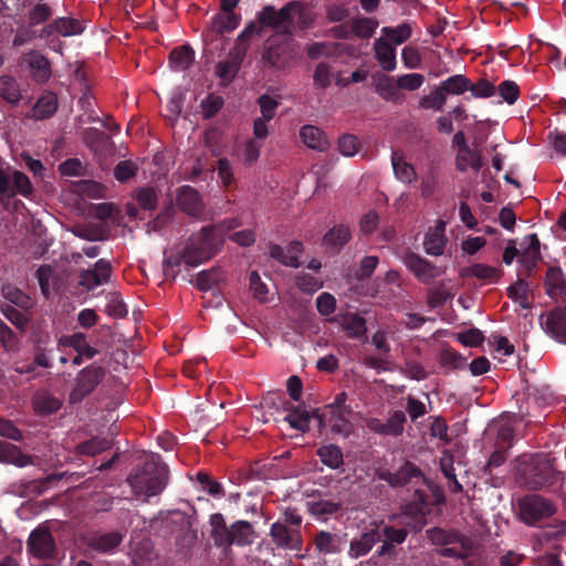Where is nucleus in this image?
Instances as JSON below:
<instances>
[{
  "mask_svg": "<svg viewBox=\"0 0 566 566\" xmlns=\"http://www.w3.org/2000/svg\"><path fill=\"white\" fill-rule=\"evenodd\" d=\"M168 468L159 455H150L127 476V483L136 496L160 494L168 484Z\"/></svg>",
  "mask_w": 566,
  "mask_h": 566,
  "instance_id": "f257e3e1",
  "label": "nucleus"
},
{
  "mask_svg": "<svg viewBox=\"0 0 566 566\" xmlns=\"http://www.w3.org/2000/svg\"><path fill=\"white\" fill-rule=\"evenodd\" d=\"M554 458L536 453L524 461L518 470L520 483L532 491L551 490L563 480V473L554 467Z\"/></svg>",
  "mask_w": 566,
  "mask_h": 566,
  "instance_id": "f03ea898",
  "label": "nucleus"
},
{
  "mask_svg": "<svg viewBox=\"0 0 566 566\" xmlns=\"http://www.w3.org/2000/svg\"><path fill=\"white\" fill-rule=\"evenodd\" d=\"M296 14L302 19L303 3L300 1H290L279 10L274 6L268 4L256 13V19L248 24H253L252 32L256 38H262L265 29H271L282 35H292L295 30L294 18Z\"/></svg>",
  "mask_w": 566,
  "mask_h": 566,
  "instance_id": "7ed1b4c3",
  "label": "nucleus"
},
{
  "mask_svg": "<svg viewBox=\"0 0 566 566\" xmlns=\"http://www.w3.org/2000/svg\"><path fill=\"white\" fill-rule=\"evenodd\" d=\"M211 537L218 547L231 545L247 546L253 543L255 532L248 521H237L230 527L227 526L221 513H214L209 520Z\"/></svg>",
  "mask_w": 566,
  "mask_h": 566,
  "instance_id": "20e7f679",
  "label": "nucleus"
},
{
  "mask_svg": "<svg viewBox=\"0 0 566 566\" xmlns=\"http://www.w3.org/2000/svg\"><path fill=\"white\" fill-rule=\"evenodd\" d=\"M429 513V495L426 491L416 489L411 500L401 505L400 513L391 516V521L398 522L399 525H407L410 531L418 533L426 526Z\"/></svg>",
  "mask_w": 566,
  "mask_h": 566,
  "instance_id": "39448f33",
  "label": "nucleus"
},
{
  "mask_svg": "<svg viewBox=\"0 0 566 566\" xmlns=\"http://www.w3.org/2000/svg\"><path fill=\"white\" fill-rule=\"evenodd\" d=\"M520 517L527 525H536L556 513L555 504L538 494H530L518 500Z\"/></svg>",
  "mask_w": 566,
  "mask_h": 566,
  "instance_id": "423d86ee",
  "label": "nucleus"
},
{
  "mask_svg": "<svg viewBox=\"0 0 566 566\" xmlns=\"http://www.w3.org/2000/svg\"><path fill=\"white\" fill-rule=\"evenodd\" d=\"M105 375L106 368L95 364H91L80 370L75 378V385L70 392V402L78 403L83 401L103 381Z\"/></svg>",
  "mask_w": 566,
  "mask_h": 566,
  "instance_id": "0eeeda50",
  "label": "nucleus"
},
{
  "mask_svg": "<svg viewBox=\"0 0 566 566\" xmlns=\"http://www.w3.org/2000/svg\"><path fill=\"white\" fill-rule=\"evenodd\" d=\"M176 205L180 211L198 221L211 219L200 192L191 186L185 185L177 189Z\"/></svg>",
  "mask_w": 566,
  "mask_h": 566,
  "instance_id": "6e6552de",
  "label": "nucleus"
},
{
  "mask_svg": "<svg viewBox=\"0 0 566 566\" xmlns=\"http://www.w3.org/2000/svg\"><path fill=\"white\" fill-rule=\"evenodd\" d=\"M376 476L387 482L391 488H402L406 485H417L421 481L426 482L422 471L412 462L406 461L396 472L387 469H377Z\"/></svg>",
  "mask_w": 566,
  "mask_h": 566,
  "instance_id": "1a4fd4ad",
  "label": "nucleus"
},
{
  "mask_svg": "<svg viewBox=\"0 0 566 566\" xmlns=\"http://www.w3.org/2000/svg\"><path fill=\"white\" fill-rule=\"evenodd\" d=\"M394 525H384L377 531L381 534L382 545L377 551L379 556H392L396 554L395 545L402 544L408 534L411 532L409 526L399 525L398 522H394Z\"/></svg>",
  "mask_w": 566,
  "mask_h": 566,
  "instance_id": "9d476101",
  "label": "nucleus"
},
{
  "mask_svg": "<svg viewBox=\"0 0 566 566\" xmlns=\"http://www.w3.org/2000/svg\"><path fill=\"white\" fill-rule=\"evenodd\" d=\"M28 551L38 558L54 557L55 542L49 528L40 526L30 533Z\"/></svg>",
  "mask_w": 566,
  "mask_h": 566,
  "instance_id": "9b49d317",
  "label": "nucleus"
},
{
  "mask_svg": "<svg viewBox=\"0 0 566 566\" xmlns=\"http://www.w3.org/2000/svg\"><path fill=\"white\" fill-rule=\"evenodd\" d=\"M113 268L109 261L99 259L94 264V269L82 270L78 275V284L88 291L109 281Z\"/></svg>",
  "mask_w": 566,
  "mask_h": 566,
  "instance_id": "f8f14e48",
  "label": "nucleus"
},
{
  "mask_svg": "<svg viewBox=\"0 0 566 566\" xmlns=\"http://www.w3.org/2000/svg\"><path fill=\"white\" fill-rule=\"evenodd\" d=\"M23 62L28 65L30 76L36 84H45L52 76L50 60L36 50H31L23 55Z\"/></svg>",
  "mask_w": 566,
  "mask_h": 566,
  "instance_id": "ddd939ff",
  "label": "nucleus"
},
{
  "mask_svg": "<svg viewBox=\"0 0 566 566\" xmlns=\"http://www.w3.org/2000/svg\"><path fill=\"white\" fill-rule=\"evenodd\" d=\"M403 264L424 284L431 283L440 274L434 264L415 252L405 254Z\"/></svg>",
  "mask_w": 566,
  "mask_h": 566,
  "instance_id": "4468645a",
  "label": "nucleus"
},
{
  "mask_svg": "<svg viewBox=\"0 0 566 566\" xmlns=\"http://www.w3.org/2000/svg\"><path fill=\"white\" fill-rule=\"evenodd\" d=\"M124 535L118 531L101 532L94 531L87 533L84 537V543L91 549L107 554L116 549L123 542Z\"/></svg>",
  "mask_w": 566,
  "mask_h": 566,
  "instance_id": "2eb2a0df",
  "label": "nucleus"
},
{
  "mask_svg": "<svg viewBox=\"0 0 566 566\" xmlns=\"http://www.w3.org/2000/svg\"><path fill=\"white\" fill-rule=\"evenodd\" d=\"M221 226H205L197 233L191 234L188 239L193 240L195 244L208 256L212 258L219 251L222 242L218 233Z\"/></svg>",
  "mask_w": 566,
  "mask_h": 566,
  "instance_id": "dca6fc26",
  "label": "nucleus"
},
{
  "mask_svg": "<svg viewBox=\"0 0 566 566\" xmlns=\"http://www.w3.org/2000/svg\"><path fill=\"white\" fill-rule=\"evenodd\" d=\"M328 323L339 325L349 338L358 339L366 335V319L357 313L345 312L327 318Z\"/></svg>",
  "mask_w": 566,
  "mask_h": 566,
  "instance_id": "f3484780",
  "label": "nucleus"
},
{
  "mask_svg": "<svg viewBox=\"0 0 566 566\" xmlns=\"http://www.w3.org/2000/svg\"><path fill=\"white\" fill-rule=\"evenodd\" d=\"M302 242L292 241L286 247V249L277 244L272 245L270 248V255L271 258L286 266L298 268L301 265V263L298 262V255L302 253Z\"/></svg>",
  "mask_w": 566,
  "mask_h": 566,
  "instance_id": "a211bd4d",
  "label": "nucleus"
},
{
  "mask_svg": "<svg viewBox=\"0 0 566 566\" xmlns=\"http://www.w3.org/2000/svg\"><path fill=\"white\" fill-rule=\"evenodd\" d=\"M0 462L24 468L33 464V458L23 453L18 446L0 440Z\"/></svg>",
  "mask_w": 566,
  "mask_h": 566,
  "instance_id": "6ab92c4d",
  "label": "nucleus"
},
{
  "mask_svg": "<svg viewBox=\"0 0 566 566\" xmlns=\"http://www.w3.org/2000/svg\"><path fill=\"white\" fill-rule=\"evenodd\" d=\"M444 230L446 223L441 220L433 228L429 229L423 241L424 250L428 254L434 256L443 254L447 243Z\"/></svg>",
  "mask_w": 566,
  "mask_h": 566,
  "instance_id": "aec40b11",
  "label": "nucleus"
},
{
  "mask_svg": "<svg viewBox=\"0 0 566 566\" xmlns=\"http://www.w3.org/2000/svg\"><path fill=\"white\" fill-rule=\"evenodd\" d=\"M59 107V101L55 93L45 91L41 94L31 109L30 117L36 120H43L52 117Z\"/></svg>",
  "mask_w": 566,
  "mask_h": 566,
  "instance_id": "412c9836",
  "label": "nucleus"
},
{
  "mask_svg": "<svg viewBox=\"0 0 566 566\" xmlns=\"http://www.w3.org/2000/svg\"><path fill=\"white\" fill-rule=\"evenodd\" d=\"M57 346L72 347L76 353L85 355L86 359H92L98 354V350L86 342V335L82 332L62 335L57 339Z\"/></svg>",
  "mask_w": 566,
  "mask_h": 566,
  "instance_id": "4be33fe9",
  "label": "nucleus"
},
{
  "mask_svg": "<svg viewBox=\"0 0 566 566\" xmlns=\"http://www.w3.org/2000/svg\"><path fill=\"white\" fill-rule=\"evenodd\" d=\"M273 541L279 547L289 549H298L301 536L297 532L290 530L281 523H274L270 532Z\"/></svg>",
  "mask_w": 566,
  "mask_h": 566,
  "instance_id": "5701e85b",
  "label": "nucleus"
},
{
  "mask_svg": "<svg viewBox=\"0 0 566 566\" xmlns=\"http://www.w3.org/2000/svg\"><path fill=\"white\" fill-rule=\"evenodd\" d=\"M381 541V534L376 530H370L361 534L359 538L350 542L348 555L352 558H359L367 555L375 544Z\"/></svg>",
  "mask_w": 566,
  "mask_h": 566,
  "instance_id": "b1692460",
  "label": "nucleus"
},
{
  "mask_svg": "<svg viewBox=\"0 0 566 566\" xmlns=\"http://www.w3.org/2000/svg\"><path fill=\"white\" fill-rule=\"evenodd\" d=\"M253 24H247L245 28L238 35L234 46L229 51L228 59L234 64L241 66L242 62L245 59L247 52L250 48V42L253 38H256L253 34Z\"/></svg>",
  "mask_w": 566,
  "mask_h": 566,
  "instance_id": "393cba45",
  "label": "nucleus"
},
{
  "mask_svg": "<svg viewBox=\"0 0 566 566\" xmlns=\"http://www.w3.org/2000/svg\"><path fill=\"white\" fill-rule=\"evenodd\" d=\"M51 343V338L49 334H41L34 338L33 342V365L42 368H51L52 367V354L53 348H50L49 345Z\"/></svg>",
  "mask_w": 566,
  "mask_h": 566,
  "instance_id": "a878e982",
  "label": "nucleus"
},
{
  "mask_svg": "<svg viewBox=\"0 0 566 566\" xmlns=\"http://www.w3.org/2000/svg\"><path fill=\"white\" fill-rule=\"evenodd\" d=\"M545 325L555 339L566 344V307L552 311L546 317Z\"/></svg>",
  "mask_w": 566,
  "mask_h": 566,
  "instance_id": "bb28decb",
  "label": "nucleus"
},
{
  "mask_svg": "<svg viewBox=\"0 0 566 566\" xmlns=\"http://www.w3.org/2000/svg\"><path fill=\"white\" fill-rule=\"evenodd\" d=\"M300 137L308 148L314 150L324 151L329 146L325 133L314 125H304L300 129Z\"/></svg>",
  "mask_w": 566,
  "mask_h": 566,
  "instance_id": "cd10ccee",
  "label": "nucleus"
},
{
  "mask_svg": "<svg viewBox=\"0 0 566 566\" xmlns=\"http://www.w3.org/2000/svg\"><path fill=\"white\" fill-rule=\"evenodd\" d=\"M546 292L551 297L566 301V281L560 268H549L545 279Z\"/></svg>",
  "mask_w": 566,
  "mask_h": 566,
  "instance_id": "c85d7f7f",
  "label": "nucleus"
},
{
  "mask_svg": "<svg viewBox=\"0 0 566 566\" xmlns=\"http://www.w3.org/2000/svg\"><path fill=\"white\" fill-rule=\"evenodd\" d=\"M53 13V8L46 2L29 3V9L25 13V22L36 29V27L49 22Z\"/></svg>",
  "mask_w": 566,
  "mask_h": 566,
  "instance_id": "c756f323",
  "label": "nucleus"
},
{
  "mask_svg": "<svg viewBox=\"0 0 566 566\" xmlns=\"http://www.w3.org/2000/svg\"><path fill=\"white\" fill-rule=\"evenodd\" d=\"M428 541L437 546L461 544L464 547V536L458 532L447 531L440 527H431L426 531Z\"/></svg>",
  "mask_w": 566,
  "mask_h": 566,
  "instance_id": "7c9ffc66",
  "label": "nucleus"
},
{
  "mask_svg": "<svg viewBox=\"0 0 566 566\" xmlns=\"http://www.w3.org/2000/svg\"><path fill=\"white\" fill-rule=\"evenodd\" d=\"M312 417L317 418L319 423H323L322 416L317 410L312 413ZM284 419L293 429H296L301 432H306L310 430L311 415L302 406H296L293 408Z\"/></svg>",
  "mask_w": 566,
  "mask_h": 566,
  "instance_id": "2f4dec72",
  "label": "nucleus"
},
{
  "mask_svg": "<svg viewBox=\"0 0 566 566\" xmlns=\"http://www.w3.org/2000/svg\"><path fill=\"white\" fill-rule=\"evenodd\" d=\"M391 165L396 178L405 184H410L416 180L417 172L415 167L405 160L403 155L397 150L391 154Z\"/></svg>",
  "mask_w": 566,
  "mask_h": 566,
  "instance_id": "473e14b6",
  "label": "nucleus"
},
{
  "mask_svg": "<svg viewBox=\"0 0 566 566\" xmlns=\"http://www.w3.org/2000/svg\"><path fill=\"white\" fill-rule=\"evenodd\" d=\"M375 53L379 65L387 72L396 69V50L386 40L378 39L375 41Z\"/></svg>",
  "mask_w": 566,
  "mask_h": 566,
  "instance_id": "72a5a7b5",
  "label": "nucleus"
},
{
  "mask_svg": "<svg viewBox=\"0 0 566 566\" xmlns=\"http://www.w3.org/2000/svg\"><path fill=\"white\" fill-rule=\"evenodd\" d=\"M195 52L188 45L175 48L169 54V65L172 71L182 72L193 62Z\"/></svg>",
  "mask_w": 566,
  "mask_h": 566,
  "instance_id": "f704fd0d",
  "label": "nucleus"
},
{
  "mask_svg": "<svg viewBox=\"0 0 566 566\" xmlns=\"http://www.w3.org/2000/svg\"><path fill=\"white\" fill-rule=\"evenodd\" d=\"M352 410H325L322 419H326L331 430L338 434H347L349 431V417Z\"/></svg>",
  "mask_w": 566,
  "mask_h": 566,
  "instance_id": "c9c22d12",
  "label": "nucleus"
},
{
  "mask_svg": "<svg viewBox=\"0 0 566 566\" xmlns=\"http://www.w3.org/2000/svg\"><path fill=\"white\" fill-rule=\"evenodd\" d=\"M241 15L235 12H222L213 15L211 27L217 34H224L239 27Z\"/></svg>",
  "mask_w": 566,
  "mask_h": 566,
  "instance_id": "e433bc0d",
  "label": "nucleus"
},
{
  "mask_svg": "<svg viewBox=\"0 0 566 566\" xmlns=\"http://www.w3.org/2000/svg\"><path fill=\"white\" fill-rule=\"evenodd\" d=\"M316 454L329 469L337 470L344 464L342 449L336 444H324L317 449Z\"/></svg>",
  "mask_w": 566,
  "mask_h": 566,
  "instance_id": "4c0bfd02",
  "label": "nucleus"
},
{
  "mask_svg": "<svg viewBox=\"0 0 566 566\" xmlns=\"http://www.w3.org/2000/svg\"><path fill=\"white\" fill-rule=\"evenodd\" d=\"M350 239L349 228L339 224L333 227L327 231L323 238V243L327 248H332L335 252H338Z\"/></svg>",
  "mask_w": 566,
  "mask_h": 566,
  "instance_id": "58836bf2",
  "label": "nucleus"
},
{
  "mask_svg": "<svg viewBox=\"0 0 566 566\" xmlns=\"http://www.w3.org/2000/svg\"><path fill=\"white\" fill-rule=\"evenodd\" d=\"M186 265V255L184 249L177 252L168 253L164 251L163 271L166 279L175 280L180 272V266Z\"/></svg>",
  "mask_w": 566,
  "mask_h": 566,
  "instance_id": "ea45409f",
  "label": "nucleus"
},
{
  "mask_svg": "<svg viewBox=\"0 0 566 566\" xmlns=\"http://www.w3.org/2000/svg\"><path fill=\"white\" fill-rule=\"evenodd\" d=\"M463 275L474 276L484 282L494 283L501 277L502 270L483 263H474L464 270Z\"/></svg>",
  "mask_w": 566,
  "mask_h": 566,
  "instance_id": "a19ab883",
  "label": "nucleus"
},
{
  "mask_svg": "<svg viewBox=\"0 0 566 566\" xmlns=\"http://www.w3.org/2000/svg\"><path fill=\"white\" fill-rule=\"evenodd\" d=\"M0 97L15 106L21 99V92L17 80L10 75L0 76Z\"/></svg>",
  "mask_w": 566,
  "mask_h": 566,
  "instance_id": "79ce46f5",
  "label": "nucleus"
},
{
  "mask_svg": "<svg viewBox=\"0 0 566 566\" xmlns=\"http://www.w3.org/2000/svg\"><path fill=\"white\" fill-rule=\"evenodd\" d=\"M32 405L35 413L39 416H50L59 411L62 407L60 399L50 394L35 396Z\"/></svg>",
  "mask_w": 566,
  "mask_h": 566,
  "instance_id": "37998d69",
  "label": "nucleus"
},
{
  "mask_svg": "<svg viewBox=\"0 0 566 566\" xmlns=\"http://www.w3.org/2000/svg\"><path fill=\"white\" fill-rule=\"evenodd\" d=\"M455 166L460 171H467L470 167L478 171L482 168L483 163L481 155L478 151L472 150L470 147L460 149L455 158Z\"/></svg>",
  "mask_w": 566,
  "mask_h": 566,
  "instance_id": "c03bdc74",
  "label": "nucleus"
},
{
  "mask_svg": "<svg viewBox=\"0 0 566 566\" xmlns=\"http://www.w3.org/2000/svg\"><path fill=\"white\" fill-rule=\"evenodd\" d=\"M112 440L104 437H93L76 446V452L82 455L94 457L112 448Z\"/></svg>",
  "mask_w": 566,
  "mask_h": 566,
  "instance_id": "a18cd8bd",
  "label": "nucleus"
},
{
  "mask_svg": "<svg viewBox=\"0 0 566 566\" xmlns=\"http://www.w3.org/2000/svg\"><path fill=\"white\" fill-rule=\"evenodd\" d=\"M440 87L447 95H461L470 88V78L463 74H455L440 82Z\"/></svg>",
  "mask_w": 566,
  "mask_h": 566,
  "instance_id": "49530a36",
  "label": "nucleus"
},
{
  "mask_svg": "<svg viewBox=\"0 0 566 566\" xmlns=\"http://www.w3.org/2000/svg\"><path fill=\"white\" fill-rule=\"evenodd\" d=\"M381 33L386 38L387 42L401 44L411 36L412 24L405 22L397 27H384L381 29Z\"/></svg>",
  "mask_w": 566,
  "mask_h": 566,
  "instance_id": "de8ad7c7",
  "label": "nucleus"
},
{
  "mask_svg": "<svg viewBox=\"0 0 566 566\" xmlns=\"http://www.w3.org/2000/svg\"><path fill=\"white\" fill-rule=\"evenodd\" d=\"M338 536L327 531H319L314 539L316 549L324 555L338 553Z\"/></svg>",
  "mask_w": 566,
  "mask_h": 566,
  "instance_id": "09e8293b",
  "label": "nucleus"
},
{
  "mask_svg": "<svg viewBox=\"0 0 566 566\" xmlns=\"http://www.w3.org/2000/svg\"><path fill=\"white\" fill-rule=\"evenodd\" d=\"M0 345L4 353L15 354L21 348L19 336L0 318Z\"/></svg>",
  "mask_w": 566,
  "mask_h": 566,
  "instance_id": "8fccbe9b",
  "label": "nucleus"
},
{
  "mask_svg": "<svg viewBox=\"0 0 566 566\" xmlns=\"http://www.w3.org/2000/svg\"><path fill=\"white\" fill-rule=\"evenodd\" d=\"M1 293L7 301L20 308L25 310L30 306L31 298L19 287L10 283L2 285Z\"/></svg>",
  "mask_w": 566,
  "mask_h": 566,
  "instance_id": "3c124183",
  "label": "nucleus"
},
{
  "mask_svg": "<svg viewBox=\"0 0 566 566\" xmlns=\"http://www.w3.org/2000/svg\"><path fill=\"white\" fill-rule=\"evenodd\" d=\"M308 512L316 517L334 515L340 511L342 504L329 500H317L307 503Z\"/></svg>",
  "mask_w": 566,
  "mask_h": 566,
  "instance_id": "603ef678",
  "label": "nucleus"
},
{
  "mask_svg": "<svg viewBox=\"0 0 566 566\" xmlns=\"http://www.w3.org/2000/svg\"><path fill=\"white\" fill-rule=\"evenodd\" d=\"M447 96L441 90L440 85L433 88L428 95H424L419 101L420 108L442 111L446 105Z\"/></svg>",
  "mask_w": 566,
  "mask_h": 566,
  "instance_id": "864d4df0",
  "label": "nucleus"
},
{
  "mask_svg": "<svg viewBox=\"0 0 566 566\" xmlns=\"http://www.w3.org/2000/svg\"><path fill=\"white\" fill-rule=\"evenodd\" d=\"M186 255V266L187 268H197L200 264L210 260L202 251L199 249L193 240H187L185 247L182 248Z\"/></svg>",
  "mask_w": 566,
  "mask_h": 566,
  "instance_id": "5fc2aeb1",
  "label": "nucleus"
},
{
  "mask_svg": "<svg viewBox=\"0 0 566 566\" xmlns=\"http://www.w3.org/2000/svg\"><path fill=\"white\" fill-rule=\"evenodd\" d=\"M377 27L378 22L371 18L361 17L352 22L353 34L360 39H369Z\"/></svg>",
  "mask_w": 566,
  "mask_h": 566,
  "instance_id": "6e6d98bb",
  "label": "nucleus"
},
{
  "mask_svg": "<svg viewBox=\"0 0 566 566\" xmlns=\"http://www.w3.org/2000/svg\"><path fill=\"white\" fill-rule=\"evenodd\" d=\"M506 292L507 296L512 301L518 302L523 308L530 307V303L527 300L528 284L526 283L525 280L518 279L514 284L507 287Z\"/></svg>",
  "mask_w": 566,
  "mask_h": 566,
  "instance_id": "4d7b16f0",
  "label": "nucleus"
},
{
  "mask_svg": "<svg viewBox=\"0 0 566 566\" xmlns=\"http://www.w3.org/2000/svg\"><path fill=\"white\" fill-rule=\"evenodd\" d=\"M57 25L59 35L61 36L78 35L85 30V25L82 21L69 17L57 18Z\"/></svg>",
  "mask_w": 566,
  "mask_h": 566,
  "instance_id": "13d9d810",
  "label": "nucleus"
},
{
  "mask_svg": "<svg viewBox=\"0 0 566 566\" xmlns=\"http://www.w3.org/2000/svg\"><path fill=\"white\" fill-rule=\"evenodd\" d=\"M406 415L401 410H396L385 424H381L379 433L399 436L403 431Z\"/></svg>",
  "mask_w": 566,
  "mask_h": 566,
  "instance_id": "bf43d9fd",
  "label": "nucleus"
},
{
  "mask_svg": "<svg viewBox=\"0 0 566 566\" xmlns=\"http://www.w3.org/2000/svg\"><path fill=\"white\" fill-rule=\"evenodd\" d=\"M34 40H38L36 29L30 27L27 22L19 25L15 30L14 36L12 39V46L20 48L27 44L32 43Z\"/></svg>",
  "mask_w": 566,
  "mask_h": 566,
  "instance_id": "052dcab7",
  "label": "nucleus"
},
{
  "mask_svg": "<svg viewBox=\"0 0 566 566\" xmlns=\"http://www.w3.org/2000/svg\"><path fill=\"white\" fill-rule=\"evenodd\" d=\"M223 104L224 101L221 96L213 93L208 94V96L203 98L200 104L203 118L209 119L214 117L222 108Z\"/></svg>",
  "mask_w": 566,
  "mask_h": 566,
  "instance_id": "680f3d73",
  "label": "nucleus"
},
{
  "mask_svg": "<svg viewBox=\"0 0 566 566\" xmlns=\"http://www.w3.org/2000/svg\"><path fill=\"white\" fill-rule=\"evenodd\" d=\"M337 301L335 296L328 292L321 293L316 298V310L319 315L326 317H332L336 310Z\"/></svg>",
  "mask_w": 566,
  "mask_h": 566,
  "instance_id": "e2e57ef3",
  "label": "nucleus"
},
{
  "mask_svg": "<svg viewBox=\"0 0 566 566\" xmlns=\"http://www.w3.org/2000/svg\"><path fill=\"white\" fill-rule=\"evenodd\" d=\"M11 189L14 191V195L19 193L23 197H29L33 191V186L24 172L17 170L12 174Z\"/></svg>",
  "mask_w": 566,
  "mask_h": 566,
  "instance_id": "0e129e2a",
  "label": "nucleus"
},
{
  "mask_svg": "<svg viewBox=\"0 0 566 566\" xmlns=\"http://www.w3.org/2000/svg\"><path fill=\"white\" fill-rule=\"evenodd\" d=\"M241 66L234 64V62L229 59L224 61H220L216 66V74L224 84H229L237 76Z\"/></svg>",
  "mask_w": 566,
  "mask_h": 566,
  "instance_id": "69168bd1",
  "label": "nucleus"
},
{
  "mask_svg": "<svg viewBox=\"0 0 566 566\" xmlns=\"http://www.w3.org/2000/svg\"><path fill=\"white\" fill-rule=\"evenodd\" d=\"M496 91L503 101L510 105L514 104L520 97V87L514 81L511 80L501 82L496 87Z\"/></svg>",
  "mask_w": 566,
  "mask_h": 566,
  "instance_id": "338daca9",
  "label": "nucleus"
},
{
  "mask_svg": "<svg viewBox=\"0 0 566 566\" xmlns=\"http://www.w3.org/2000/svg\"><path fill=\"white\" fill-rule=\"evenodd\" d=\"M531 566H564L560 559V547L554 546L553 551L534 558Z\"/></svg>",
  "mask_w": 566,
  "mask_h": 566,
  "instance_id": "774afa93",
  "label": "nucleus"
}]
</instances>
